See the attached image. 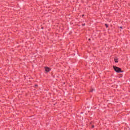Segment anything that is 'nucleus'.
Listing matches in <instances>:
<instances>
[{
  "instance_id": "obj_1",
  "label": "nucleus",
  "mask_w": 130,
  "mask_h": 130,
  "mask_svg": "<svg viewBox=\"0 0 130 130\" xmlns=\"http://www.w3.org/2000/svg\"><path fill=\"white\" fill-rule=\"evenodd\" d=\"M113 68L116 73H123V71H121V68L117 67L116 66H113Z\"/></svg>"
},
{
  "instance_id": "obj_2",
  "label": "nucleus",
  "mask_w": 130,
  "mask_h": 130,
  "mask_svg": "<svg viewBox=\"0 0 130 130\" xmlns=\"http://www.w3.org/2000/svg\"><path fill=\"white\" fill-rule=\"evenodd\" d=\"M51 70V69L48 67H45V71L46 73H49V71Z\"/></svg>"
},
{
  "instance_id": "obj_3",
  "label": "nucleus",
  "mask_w": 130,
  "mask_h": 130,
  "mask_svg": "<svg viewBox=\"0 0 130 130\" xmlns=\"http://www.w3.org/2000/svg\"><path fill=\"white\" fill-rule=\"evenodd\" d=\"M114 60H115V62H118V60L117 59V58H115Z\"/></svg>"
},
{
  "instance_id": "obj_4",
  "label": "nucleus",
  "mask_w": 130,
  "mask_h": 130,
  "mask_svg": "<svg viewBox=\"0 0 130 130\" xmlns=\"http://www.w3.org/2000/svg\"><path fill=\"white\" fill-rule=\"evenodd\" d=\"M93 91H94V89L91 88V89L90 90V92H93Z\"/></svg>"
},
{
  "instance_id": "obj_5",
  "label": "nucleus",
  "mask_w": 130,
  "mask_h": 130,
  "mask_svg": "<svg viewBox=\"0 0 130 130\" xmlns=\"http://www.w3.org/2000/svg\"><path fill=\"white\" fill-rule=\"evenodd\" d=\"M105 26H106V28H107L108 27V24L106 23L105 24Z\"/></svg>"
},
{
  "instance_id": "obj_6",
  "label": "nucleus",
  "mask_w": 130,
  "mask_h": 130,
  "mask_svg": "<svg viewBox=\"0 0 130 130\" xmlns=\"http://www.w3.org/2000/svg\"><path fill=\"white\" fill-rule=\"evenodd\" d=\"M82 26H85L86 24L84 23V24H82Z\"/></svg>"
},
{
  "instance_id": "obj_7",
  "label": "nucleus",
  "mask_w": 130,
  "mask_h": 130,
  "mask_svg": "<svg viewBox=\"0 0 130 130\" xmlns=\"http://www.w3.org/2000/svg\"><path fill=\"white\" fill-rule=\"evenodd\" d=\"M35 87H38V85L37 84H36Z\"/></svg>"
},
{
  "instance_id": "obj_8",
  "label": "nucleus",
  "mask_w": 130,
  "mask_h": 130,
  "mask_svg": "<svg viewBox=\"0 0 130 130\" xmlns=\"http://www.w3.org/2000/svg\"><path fill=\"white\" fill-rule=\"evenodd\" d=\"M120 29H122V26H120Z\"/></svg>"
},
{
  "instance_id": "obj_9",
  "label": "nucleus",
  "mask_w": 130,
  "mask_h": 130,
  "mask_svg": "<svg viewBox=\"0 0 130 130\" xmlns=\"http://www.w3.org/2000/svg\"><path fill=\"white\" fill-rule=\"evenodd\" d=\"M92 128H93V127H94V125H92Z\"/></svg>"
},
{
  "instance_id": "obj_10",
  "label": "nucleus",
  "mask_w": 130,
  "mask_h": 130,
  "mask_svg": "<svg viewBox=\"0 0 130 130\" xmlns=\"http://www.w3.org/2000/svg\"><path fill=\"white\" fill-rule=\"evenodd\" d=\"M82 16V17H84L85 16V15L83 14Z\"/></svg>"
},
{
  "instance_id": "obj_11",
  "label": "nucleus",
  "mask_w": 130,
  "mask_h": 130,
  "mask_svg": "<svg viewBox=\"0 0 130 130\" xmlns=\"http://www.w3.org/2000/svg\"><path fill=\"white\" fill-rule=\"evenodd\" d=\"M88 40H89V41H91V39H89Z\"/></svg>"
}]
</instances>
